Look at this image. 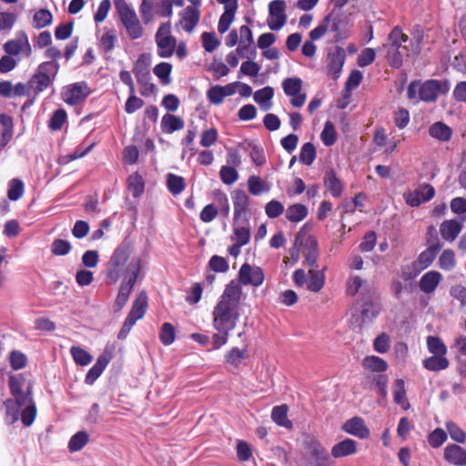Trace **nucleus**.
<instances>
[{"instance_id": "nucleus-1", "label": "nucleus", "mask_w": 466, "mask_h": 466, "mask_svg": "<svg viewBox=\"0 0 466 466\" xmlns=\"http://www.w3.org/2000/svg\"><path fill=\"white\" fill-rule=\"evenodd\" d=\"M242 289L240 284L232 280L226 286L218 304L213 310V325L217 330H232L239 317V302Z\"/></svg>"}, {"instance_id": "nucleus-2", "label": "nucleus", "mask_w": 466, "mask_h": 466, "mask_svg": "<svg viewBox=\"0 0 466 466\" xmlns=\"http://www.w3.org/2000/svg\"><path fill=\"white\" fill-rule=\"evenodd\" d=\"M132 253V248L129 242H122L113 252L106 269V277L111 283H116L120 277L124 276L125 280L128 279L131 276L129 266L134 259H139V258L134 257L129 259Z\"/></svg>"}, {"instance_id": "nucleus-3", "label": "nucleus", "mask_w": 466, "mask_h": 466, "mask_svg": "<svg viewBox=\"0 0 466 466\" xmlns=\"http://www.w3.org/2000/svg\"><path fill=\"white\" fill-rule=\"evenodd\" d=\"M9 388L15 400H6L4 405L6 409L7 415L12 416V420L17 419L19 408L25 406L26 403L32 402V386L28 385L26 392H22V387L25 383V379L21 375H12L9 377Z\"/></svg>"}, {"instance_id": "nucleus-4", "label": "nucleus", "mask_w": 466, "mask_h": 466, "mask_svg": "<svg viewBox=\"0 0 466 466\" xmlns=\"http://www.w3.org/2000/svg\"><path fill=\"white\" fill-rule=\"evenodd\" d=\"M448 90L449 85L447 81L431 79L422 84L413 81L408 86L407 96L409 99H414L418 92L420 100L433 102L438 98L440 94L446 93Z\"/></svg>"}, {"instance_id": "nucleus-5", "label": "nucleus", "mask_w": 466, "mask_h": 466, "mask_svg": "<svg viewBox=\"0 0 466 466\" xmlns=\"http://www.w3.org/2000/svg\"><path fill=\"white\" fill-rule=\"evenodd\" d=\"M115 4L119 19L128 37L132 40L141 38L144 35V28L135 10L124 0H116Z\"/></svg>"}, {"instance_id": "nucleus-6", "label": "nucleus", "mask_w": 466, "mask_h": 466, "mask_svg": "<svg viewBox=\"0 0 466 466\" xmlns=\"http://www.w3.org/2000/svg\"><path fill=\"white\" fill-rule=\"evenodd\" d=\"M58 64L53 62H44L40 64L35 73L29 79V85L34 97L47 88L58 71Z\"/></svg>"}, {"instance_id": "nucleus-7", "label": "nucleus", "mask_w": 466, "mask_h": 466, "mask_svg": "<svg viewBox=\"0 0 466 466\" xmlns=\"http://www.w3.org/2000/svg\"><path fill=\"white\" fill-rule=\"evenodd\" d=\"M139 12L143 23L148 25L156 15L160 17H170L173 15V8L169 0H142Z\"/></svg>"}, {"instance_id": "nucleus-8", "label": "nucleus", "mask_w": 466, "mask_h": 466, "mask_svg": "<svg viewBox=\"0 0 466 466\" xmlns=\"http://www.w3.org/2000/svg\"><path fill=\"white\" fill-rule=\"evenodd\" d=\"M147 308V296L145 291H141L139 294H137L135 301L133 302L132 309L118 333L117 338L119 339H125L127 338L137 320L144 317Z\"/></svg>"}, {"instance_id": "nucleus-9", "label": "nucleus", "mask_w": 466, "mask_h": 466, "mask_svg": "<svg viewBox=\"0 0 466 466\" xmlns=\"http://www.w3.org/2000/svg\"><path fill=\"white\" fill-rule=\"evenodd\" d=\"M140 269L141 261L139 259H134L129 266L131 276H129L128 279H124V281L122 282L116 301L114 303L113 308L116 312L120 311L127 302L129 295L133 290L134 285L140 272Z\"/></svg>"}, {"instance_id": "nucleus-10", "label": "nucleus", "mask_w": 466, "mask_h": 466, "mask_svg": "<svg viewBox=\"0 0 466 466\" xmlns=\"http://www.w3.org/2000/svg\"><path fill=\"white\" fill-rule=\"evenodd\" d=\"M157 54L160 57H170L175 53L177 39L171 35V23H162L155 35Z\"/></svg>"}, {"instance_id": "nucleus-11", "label": "nucleus", "mask_w": 466, "mask_h": 466, "mask_svg": "<svg viewBox=\"0 0 466 466\" xmlns=\"http://www.w3.org/2000/svg\"><path fill=\"white\" fill-rule=\"evenodd\" d=\"M370 291V297L363 302L360 316H353V319L361 327L365 323L372 321L380 311L379 295L375 289H368Z\"/></svg>"}, {"instance_id": "nucleus-12", "label": "nucleus", "mask_w": 466, "mask_h": 466, "mask_svg": "<svg viewBox=\"0 0 466 466\" xmlns=\"http://www.w3.org/2000/svg\"><path fill=\"white\" fill-rule=\"evenodd\" d=\"M329 32L333 33L332 42H339L350 36L349 23L342 17L339 10L335 8L326 15Z\"/></svg>"}, {"instance_id": "nucleus-13", "label": "nucleus", "mask_w": 466, "mask_h": 466, "mask_svg": "<svg viewBox=\"0 0 466 466\" xmlns=\"http://www.w3.org/2000/svg\"><path fill=\"white\" fill-rule=\"evenodd\" d=\"M285 94L291 96L290 103L295 107H301L306 101V94L301 93L302 80L299 77H289L282 82Z\"/></svg>"}, {"instance_id": "nucleus-14", "label": "nucleus", "mask_w": 466, "mask_h": 466, "mask_svg": "<svg viewBox=\"0 0 466 466\" xmlns=\"http://www.w3.org/2000/svg\"><path fill=\"white\" fill-rule=\"evenodd\" d=\"M285 8L286 4L283 0H274L269 4L268 25L271 30H279L286 24Z\"/></svg>"}, {"instance_id": "nucleus-15", "label": "nucleus", "mask_w": 466, "mask_h": 466, "mask_svg": "<svg viewBox=\"0 0 466 466\" xmlns=\"http://www.w3.org/2000/svg\"><path fill=\"white\" fill-rule=\"evenodd\" d=\"M238 280L243 285L258 287L264 281V273L260 268L245 263L238 271Z\"/></svg>"}, {"instance_id": "nucleus-16", "label": "nucleus", "mask_w": 466, "mask_h": 466, "mask_svg": "<svg viewBox=\"0 0 466 466\" xmlns=\"http://www.w3.org/2000/svg\"><path fill=\"white\" fill-rule=\"evenodd\" d=\"M90 91L86 84L76 83L70 85L62 93L63 100L68 105H77L83 102Z\"/></svg>"}, {"instance_id": "nucleus-17", "label": "nucleus", "mask_w": 466, "mask_h": 466, "mask_svg": "<svg viewBox=\"0 0 466 466\" xmlns=\"http://www.w3.org/2000/svg\"><path fill=\"white\" fill-rule=\"evenodd\" d=\"M4 50L11 56H16L23 53L29 57L32 54V48L28 37L25 32H20L16 39L10 40L4 45Z\"/></svg>"}, {"instance_id": "nucleus-18", "label": "nucleus", "mask_w": 466, "mask_h": 466, "mask_svg": "<svg viewBox=\"0 0 466 466\" xmlns=\"http://www.w3.org/2000/svg\"><path fill=\"white\" fill-rule=\"evenodd\" d=\"M434 187L430 184H422L417 189L405 195L406 202L410 207H418L422 202L429 201L434 197Z\"/></svg>"}, {"instance_id": "nucleus-19", "label": "nucleus", "mask_w": 466, "mask_h": 466, "mask_svg": "<svg viewBox=\"0 0 466 466\" xmlns=\"http://www.w3.org/2000/svg\"><path fill=\"white\" fill-rule=\"evenodd\" d=\"M307 451L316 466H331L329 455L319 441L312 440L307 442Z\"/></svg>"}, {"instance_id": "nucleus-20", "label": "nucleus", "mask_w": 466, "mask_h": 466, "mask_svg": "<svg viewBox=\"0 0 466 466\" xmlns=\"http://www.w3.org/2000/svg\"><path fill=\"white\" fill-rule=\"evenodd\" d=\"M345 56L346 55L344 49L339 46H336L328 54V72L333 79H337L339 76L342 66L344 65Z\"/></svg>"}, {"instance_id": "nucleus-21", "label": "nucleus", "mask_w": 466, "mask_h": 466, "mask_svg": "<svg viewBox=\"0 0 466 466\" xmlns=\"http://www.w3.org/2000/svg\"><path fill=\"white\" fill-rule=\"evenodd\" d=\"M179 24L187 33H191L199 22L200 11L197 6H187L180 14Z\"/></svg>"}, {"instance_id": "nucleus-22", "label": "nucleus", "mask_w": 466, "mask_h": 466, "mask_svg": "<svg viewBox=\"0 0 466 466\" xmlns=\"http://www.w3.org/2000/svg\"><path fill=\"white\" fill-rule=\"evenodd\" d=\"M342 430L360 439H367L370 436V430L365 425L364 420L360 417H354L347 420L343 424Z\"/></svg>"}, {"instance_id": "nucleus-23", "label": "nucleus", "mask_w": 466, "mask_h": 466, "mask_svg": "<svg viewBox=\"0 0 466 466\" xmlns=\"http://www.w3.org/2000/svg\"><path fill=\"white\" fill-rule=\"evenodd\" d=\"M461 228L462 225L460 221L455 219L445 220L441 224L440 233L443 239L451 242L456 239Z\"/></svg>"}, {"instance_id": "nucleus-24", "label": "nucleus", "mask_w": 466, "mask_h": 466, "mask_svg": "<svg viewBox=\"0 0 466 466\" xmlns=\"http://www.w3.org/2000/svg\"><path fill=\"white\" fill-rule=\"evenodd\" d=\"M442 279V276L440 272L431 270L424 274L419 282L420 289L424 293H431L433 292L437 286Z\"/></svg>"}, {"instance_id": "nucleus-25", "label": "nucleus", "mask_w": 466, "mask_h": 466, "mask_svg": "<svg viewBox=\"0 0 466 466\" xmlns=\"http://www.w3.org/2000/svg\"><path fill=\"white\" fill-rule=\"evenodd\" d=\"M356 441L351 439H345L335 444L331 449V455L335 459L350 456L357 452Z\"/></svg>"}, {"instance_id": "nucleus-26", "label": "nucleus", "mask_w": 466, "mask_h": 466, "mask_svg": "<svg viewBox=\"0 0 466 466\" xmlns=\"http://www.w3.org/2000/svg\"><path fill=\"white\" fill-rule=\"evenodd\" d=\"M444 458L450 463L466 465V451L458 445H448L444 450Z\"/></svg>"}, {"instance_id": "nucleus-27", "label": "nucleus", "mask_w": 466, "mask_h": 466, "mask_svg": "<svg viewBox=\"0 0 466 466\" xmlns=\"http://www.w3.org/2000/svg\"><path fill=\"white\" fill-rule=\"evenodd\" d=\"M109 361L110 356L108 354L103 353L100 355L96 360V364L87 372L85 382L89 385L93 384L95 380L102 374Z\"/></svg>"}, {"instance_id": "nucleus-28", "label": "nucleus", "mask_w": 466, "mask_h": 466, "mask_svg": "<svg viewBox=\"0 0 466 466\" xmlns=\"http://www.w3.org/2000/svg\"><path fill=\"white\" fill-rule=\"evenodd\" d=\"M149 65L145 55L140 56L135 62L133 72L139 84H147L151 79Z\"/></svg>"}, {"instance_id": "nucleus-29", "label": "nucleus", "mask_w": 466, "mask_h": 466, "mask_svg": "<svg viewBox=\"0 0 466 466\" xmlns=\"http://www.w3.org/2000/svg\"><path fill=\"white\" fill-rule=\"evenodd\" d=\"M324 185L332 197L339 198L341 196L344 186L333 170L326 172L324 177Z\"/></svg>"}, {"instance_id": "nucleus-30", "label": "nucleus", "mask_w": 466, "mask_h": 466, "mask_svg": "<svg viewBox=\"0 0 466 466\" xmlns=\"http://www.w3.org/2000/svg\"><path fill=\"white\" fill-rule=\"evenodd\" d=\"M234 222H236L248 210L249 198L243 190L234 192Z\"/></svg>"}, {"instance_id": "nucleus-31", "label": "nucleus", "mask_w": 466, "mask_h": 466, "mask_svg": "<svg viewBox=\"0 0 466 466\" xmlns=\"http://www.w3.org/2000/svg\"><path fill=\"white\" fill-rule=\"evenodd\" d=\"M407 41L408 35L403 34L399 26H395L389 35L388 42L382 46V48H402V50H404L407 53L408 50L406 46H401L402 42Z\"/></svg>"}, {"instance_id": "nucleus-32", "label": "nucleus", "mask_w": 466, "mask_h": 466, "mask_svg": "<svg viewBox=\"0 0 466 466\" xmlns=\"http://www.w3.org/2000/svg\"><path fill=\"white\" fill-rule=\"evenodd\" d=\"M422 364L428 370L440 371L446 370L450 365V361L444 355H432L426 358Z\"/></svg>"}, {"instance_id": "nucleus-33", "label": "nucleus", "mask_w": 466, "mask_h": 466, "mask_svg": "<svg viewBox=\"0 0 466 466\" xmlns=\"http://www.w3.org/2000/svg\"><path fill=\"white\" fill-rule=\"evenodd\" d=\"M184 127V121L181 117L166 114L161 119V128L165 133L170 134Z\"/></svg>"}, {"instance_id": "nucleus-34", "label": "nucleus", "mask_w": 466, "mask_h": 466, "mask_svg": "<svg viewBox=\"0 0 466 466\" xmlns=\"http://www.w3.org/2000/svg\"><path fill=\"white\" fill-rule=\"evenodd\" d=\"M225 11L222 14V15L219 18L218 25V30L220 34L226 33L230 25L232 24L235 14L237 12L238 6L233 5L232 3L228 5L227 7H224Z\"/></svg>"}, {"instance_id": "nucleus-35", "label": "nucleus", "mask_w": 466, "mask_h": 466, "mask_svg": "<svg viewBox=\"0 0 466 466\" xmlns=\"http://www.w3.org/2000/svg\"><path fill=\"white\" fill-rule=\"evenodd\" d=\"M323 269L310 268L309 270V281L308 283V289L312 292H319L325 284V275Z\"/></svg>"}, {"instance_id": "nucleus-36", "label": "nucleus", "mask_w": 466, "mask_h": 466, "mask_svg": "<svg viewBox=\"0 0 466 466\" xmlns=\"http://www.w3.org/2000/svg\"><path fill=\"white\" fill-rule=\"evenodd\" d=\"M451 133V129L442 122H436L429 128L430 136L441 141L450 140Z\"/></svg>"}, {"instance_id": "nucleus-37", "label": "nucleus", "mask_w": 466, "mask_h": 466, "mask_svg": "<svg viewBox=\"0 0 466 466\" xmlns=\"http://www.w3.org/2000/svg\"><path fill=\"white\" fill-rule=\"evenodd\" d=\"M274 89L270 86L263 87L254 94V100L260 106V107L267 111L270 108V100L273 97Z\"/></svg>"}, {"instance_id": "nucleus-38", "label": "nucleus", "mask_w": 466, "mask_h": 466, "mask_svg": "<svg viewBox=\"0 0 466 466\" xmlns=\"http://www.w3.org/2000/svg\"><path fill=\"white\" fill-rule=\"evenodd\" d=\"M362 366L365 370L372 372H382L388 369L387 362L378 356H368L362 360Z\"/></svg>"}, {"instance_id": "nucleus-39", "label": "nucleus", "mask_w": 466, "mask_h": 466, "mask_svg": "<svg viewBox=\"0 0 466 466\" xmlns=\"http://www.w3.org/2000/svg\"><path fill=\"white\" fill-rule=\"evenodd\" d=\"M272 420L279 426L290 429L292 427L291 421L288 419V406L280 405L273 408Z\"/></svg>"}, {"instance_id": "nucleus-40", "label": "nucleus", "mask_w": 466, "mask_h": 466, "mask_svg": "<svg viewBox=\"0 0 466 466\" xmlns=\"http://www.w3.org/2000/svg\"><path fill=\"white\" fill-rule=\"evenodd\" d=\"M440 249L441 248H439L438 247H428L424 251H422L419 255L416 263L420 268H428L434 261Z\"/></svg>"}, {"instance_id": "nucleus-41", "label": "nucleus", "mask_w": 466, "mask_h": 466, "mask_svg": "<svg viewBox=\"0 0 466 466\" xmlns=\"http://www.w3.org/2000/svg\"><path fill=\"white\" fill-rule=\"evenodd\" d=\"M167 185L173 195L180 194L186 187L185 179L175 174L169 173L167 176Z\"/></svg>"}, {"instance_id": "nucleus-42", "label": "nucleus", "mask_w": 466, "mask_h": 466, "mask_svg": "<svg viewBox=\"0 0 466 466\" xmlns=\"http://www.w3.org/2000/svg\"><path fill=\"white\" fill-rule=\"evenodd\" d=\"M308 209L305 205L295 204L287 209L286 218L292 222L301 221L306 218Z\"/></svg>"}, {"instance_id": "nucleus-43", "label": "nucleus", "mask_w": 466, "mask_h": 466, "mask_svg": "<svg viewBox=\"0 0 466 466\" xmlns=\"http://www.w3.org/2000/svg\"><path fill=\"white\" fill-rule=\"evenodd\" d=\"M53 15L47 9H39L33 17V26L40 29L49 25L52 23Z\"/></svg>"}, {"instance_id": "nucleus-44", "label": "nucleus", "mask_w": 466, "mask_h": 466, "mask_svg": "<svg viewBox=\"0 0 466 466\" xmlns=\"http://www.w3.org/2000/svg\"><path fill=\"white\" fill-rule=\"evenodd\" d=\"M248 358V350L246 348L244 349H238V348H233L230 350L228 354L226 355V361L227 363L230 364L234 367H238L242 360Z\"/></svg>"}, {"instance_id": "nucleus-45", "label": "nucleus", "mask_w": 466, "mask_h": 466, "mask_svg": "<svg viewBox=\"0 0 466 466\" xmlns=\"http://www.w3.org/2000/svg\"><path fill=\"white\" fill-rule=\"evenodd\" d=\"M128 189L133 197L138 198L144 191V181L137 173L131 174L127 178Z\"/></svg>"}, {"instance_id": "nucleus-46", "label": "nucleus", "mask_w": 466, "mask_h": 466, "mask_svg": "<svg viewBox=\"0 0 466 466\" xmlns=\"http://www.w3.org/2000/svg\"><path fill=\"white\" fill-rule=\"evenodd\" d=\"M116 41V35L114 29H107L99 39V47L105 52L108 53L113 50Z\"/></svg>"}, {"instance_id": "nucleus-47", "label": "nucleus", "mask_w": 466, "mask_h": 466, "mask_svg": "<svg viewBox=\"0 0 466 466\" xmlns=\"http://www.w3.org/2000/svg\"><path fill=\"white\" fill-rule=\"evenodd\" d=\"M427 347L429 351L432 355H446L447 347L443 343V341L435 336H428L427 337Z\"/></svg>"}, {"instance_id": "nucleus-48", "label": "nucleus", "mask_w": 466, "mask_h": 466, "mask_svg": "<svg viewBox=\"0 0 466 466\" xmlns=\"http://www.w3.org/2000/svg\"><path fill=\"white\" fill-rule=\"evenodd\" d=\"M172 70V66L169 63L162 62L157 64L154 69V74L159 78L160 82L163 85H167L171 82L170 73Z\"/></svg>"}, {"instance_id": "nucleus-49", "label": "nucleus", "mask_w": 466, "mask_h": 466, "mask_svg": "<svg viewBox=\"0 0 466 466\" xmlns=\"http://www.w3.org/2000/svg\"><path fill=\"white\" fill-rule=\"evenodd\" d=\"M72 357L76 364L81 366L88 365L92 361V356L84 349L73 346L70 349Z\"/></svg>"}, {"instance_id": "nucleus-50", "label": "nucleus", "mask_w": 466, "mask_h": 466, "mask_svg": "<svg viewBox=\"0 0 466 466\" xmlns=\"http://www.w3.org/2000/svg\"><path fill=\"white\" fill-rule=\"evenodd\" d=\"M316 157V149L312 143H305L300 150L299 160L305 165H311Z\"/></svg>"}, {"instance_id": "nucleus-51", "label": "nucleus", "mask_w": 466, "mask_h": 466, "mask_svg": "<svg viewBox=\"0 0 466 466\" xmlns=\"http://www.w3.org/2000/svg\"><path fill=\"white\" fill-rule=\"evenodd\" d=\"M248 186L249 193L254 196L260 195L262 192L268 190V187H267L264 181L257 176L249 177Z\"/></svg>"}, {"instance_id": "nucleus-52", "label": "nucleus", "mask_w": 466, "mask_h": 466, "mask_svg": "<svg viewBox=\"0 0 466 466\" xmlns=\"http://www.w3.org/2000/svg\"><path fill=\"white\" fill-rule=\"evenodd\" d=\"M321 140L324 145L330 147L337 140V133L335 130V127L330 121H327L325 123L324 128L321 132Z\"/></svg>"}, {"instance_id": "nucleus-53", "label": "nucleus", "mask_w": 466, "mask_h": 466, "mask_svg": "<svg viewBox=\"0 0 466 466\" xmlns=\"http://www.w3.org/2000/svg\"><path fill=\"white\" fill-rule=\"evenodd\" d=\"M88 441V435L86 431H78L69 441L68 449L71 451H80Z\"/></svg>"}, {"instance_id": "nucleus-54", "label": "nucleus", "mask_w": 466, "mask_h": 466, "mask_svg": "<svg viewBox=\"0 0 466 466\" xmlns=\"http://www.w3.org/2000/svg\"><path fill=\"white\" fill-rule=\"evenodd\" d=\"M439 265L444 270H451L456 265L455 254L451 249H445L439 258Z\"/></svg>"}, {"instance_id": "nucleus-55", "label": "nucleus", "mask_w": 466, "mask_h": 466, "mask_svg": "<svg viewBox=\"0 0 466 466\" xmlns=\"http://www.w3.org/2000/svg\"><path fill=\"white\" fill-rule=\"evenodd\" d=\"M176 330L171 323L166 322L162 325L159 339L164 345H170L175 340Z\"/></svg>"}, {"instance_id": "nucleus-56", "label": "nucleus", "mask_w": 466, "mask_h": 466, "mask_svg": "<svg viewBox=\"0 0 466 466\" xmlns=\"http://www.w3.org/2000/svg\"><path fill=\"white\" fill-rule=\"evenodd\" d=\"M24 193V183L17 178H14L9 182V188L7 192L8 198L15 201L19 199Z\"/></svg>"}, {"instance_id": "nucleus-57", "label": "nucleus", "mask_w": 466, "mask_h": 466, "mask_svg": "<svg viewBox=\"0 0 466 466\" xmlns=\"http://www.w3.org/2000/svg\"><path fill=\"white\" fill-rule=\"evenodd\" d=\"M393 388H394L393 394H394L395 402L405 408V404H407V400H406V391H405L404 381L400 379L396 380L394 381Z\"/></svg>"}, {"instance_id": "nucleus-58", "label": "nucleus", "mask_w": 466, "mask_h": 466, "mask_svg": "<svg viewBox=\"0 0 466 466\" xmlns=\"http://www.w3.org/2000/svg\"><path fill=\"white\" fill-rule=\"evenodd\" d=\"M387 59L389 64L396 68H399L402 65V57L404 56V50L402 48H387Z\"/></svg>"}, {"instance_id": "nucleus-59", "label": "nucleus", "mask_w": 466, "mask_h": 466, "mask_svg": "<svg viewBox=\"0 0 466 466\" xmlns=\"http://www.w3.org/2000/svg\"><path fill=\"white\" fill-rule=\"evenodd\" d=\"M446 429L449 432L451 438L459 442L463 443L466 441V433L462 431L456 423L452 421H448L446 423Z\"/></svg>"}, {"instance_id": "nucleus-60", "label": "nucleus", "mask_w": 466, "mask_h": 466, "mask_svg": "<svg viewBox=\"0 0 466 466\" xmlns=\"http://www.w3.org/2000/svg\"><path fill=\"white\" fill-rule=\"evenodd\" d=\"M219 176L223 183L232 185L238 178V171L233 167L223 166L219 171Z\"/></svg>"}, {"instance_id": "nucleus-61", "label": "nucleus", "mask_w": 466, "mask_h": 466, "mask_svg": "<svg viewBox=\"0 0 466 466\" xmlns=\"http://www.w3.org/2000/svg\"><path fill=\"white\" fill-rule=\"evenodd\" d=\"M236 52L242 58L251 59L256 56V47L254 44L248 45V42L239 40Z\"/></svg>"}, {"instance_id": "nucleus-62", "label": "nucleus", "mask_w": 466, "mask_h": 466, "mask_svg": "<svg viewBox=\"0 0 466 466\" xmlns=\"http://www.w3.org/2000/svg\"><path fill=\"white\" fill-rule=\"evenodd\" d=\"M249 238H250V232L248 228H245V227L234 228V235L232 237V240L235 243L244 246L248 243Z\"/></svg>"}, {"instance_id": "nucleus-63", "label": "nucleus", "mask_w": 466, "mask_h": 466, "mask_svg": "<svg viewBox=\"0 0 466 466\" xmlns=\"http://www.w3.org/2000/svg\"><path fill=\"white\" fill-rule=\"evenodd\" d=\"M447 440V434L444 430L437 428L428 437L430 445L433 448L440 447Z\"/></svg>"}, {"instance_id": "nucleus-64", "label": "nucleus", "mask_w": 466, "mask_h": 466, "mask_svg": "<svg viewBox=\"0 0 466 466\" xmlns=\"http://www.w3.org/2000/svg\"><path fill=\"white\" fill-rule=\"evenodd\" d=\"M203 47L207 52H213L220 44L214 33L204 32L201 35Z\"/></svg>"}]
</instances>
